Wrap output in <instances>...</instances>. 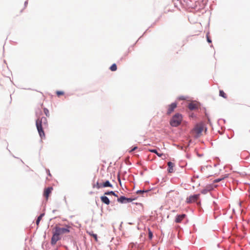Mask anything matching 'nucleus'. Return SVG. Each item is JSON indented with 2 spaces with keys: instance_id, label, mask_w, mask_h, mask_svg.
Returning <instances> with one entry per match:
<instances>
[{
  "instance_id": "obj_1",
  "label": "nucleus",
  "mask_w": 250,
  "mask_h": 250,
  "mask_svg": "<svg viewBox=\"0 0 250 250\" xmlns=\"http://www.w3.org/2000/svg\"><path fill=\"white\" fill-rule=\"evenodd\" d=\"M36 127L39 134L41 139L45 138V135L43 129L48 126L47 120L46 117H42L37 119L36 122Z\"/></svg>"
},
{
  "instance_id": "obj_2",
  "label": "nucleus",
  "mask_w": 250,
  "mask_h": 250,
  "mask_svg": "<svg viewBox=\"0 0 250 250\" xmlns=\"http://www.w3.org/2000/svg\"><path fill=\"white\" fill-rule=\"evenodd\" d=\"M183 120V117L179 113L175 114L170 121V125L173 127H177L179 125Z\"/></svg>"
},
{
  "instance_id": "obj_3",
  "label": "nucleus",
  "mask_w": 250,
  "mask_h": 250,
  "mask_svg": "<svg viewBox=\"0 0 250 250\" xmlns=\"http://www.w3.org/2000/svg\"><path fill=\"white\" fill-rule=\"evenodd\" d=\"M203 129L204 126L202 124H197L191 130V134L194 137L198 138L201 136Z\"/></svg>"
},
{
  "instance_id": "obj_4",
  "label": "nucleus",
  "mask_w": 250,
  "mask_h": 250,
  "mask_svg": "<svg viewBox=\"0 0 250 250\" xmlns=\"http://www.w3.org/2000/svg\"><path fill=\"white\" fill-rule=\"evenodd\" d=\"M71 228V227L68 226H66L64 228H61L56 226L54 228L53 230L61 236L64 234L68 233L70 232V229Z\"/></svg>"
},
{
  "instance_id": "obj_5",
  "label": "nucleus",
  "mask_w": 250,
  "mask_h": 250,
  "mask_svg": "<svg viewBox=\"0 0 250 250\" xmlns=\"http://www.w3.org/2000/svg\"><path fill=\"white\" fill-rule=\"evenodd\" d=\"M61 239V237L56 232L53 230V235L51 240L52 245H55L57 242Z\"/></svg>"
},
{
  "instance_id": "obj_6",
  "label": "nucleus",
  "mask_w": 250,
  "mask_h": 250,
  "mask_svg": "<svg viewBox=\"0 0 250 250\" xmlns=\"http://www.w3.org/2000/svg\"><path fill=\"white\" fill-rule=\"evenodd\" d=\"M200 194H195L191 195L186 199V203L191 204L196 202L199 198Z\"/></svg>"
},
{
  "instance_id": "obj_7",
  "label": "nucleus",
  "mask_w": 250,
  "mask_h": 250,
  "mask_svg": "<svg viewBox=\"0 0 250 250\" xmlns=\"http://www.w3.org/2000/svg\"><path fill=\"white\" fill-rule=\"evenodd\" d=\"M177 105V104L176 103H173L170 104L168 105L167 106V115H170L171 113H172L174 111V109L176 108Z\"/></svg>"
},
{
  "instance_id": "obj_8",
  "label": "nucleus",
  "mask_w": 250,
  "mask_h": 250,
  "mask_svg": "<svg viewBox=\"0 0 250 250\" xmlns=\"http://www.w3.org/2000/svg\"><path fill=\"white\" fill-rule=\"evenodd\" d=\"M53 188L52 187H48L44 190L43 196L45 198L46 200H47L50 194L51 193Z\"/></svg>"
},
{
  "instance_id": "obj_9",
  "label": "nucleus",
  "mask_w": 250,
  "mask_h": 250,
  "mask_svg": "<svg viewBox=\"0 0 250 250\" xmlns=\"http://www.w3.org/2000/svg\"><path fill=\"white\" fill-rule=\"evenodd\" d=\"M186 216V215L185 214L177 215L175 220V222L177 223H181Z\"/></svg>"
},
{
  "instance_id": "obj_10",
  "label": "nucleus",
  "mask_w": 250,
  "mask_h": 250,
  "mask_svg": "<svg viewBox=\"0 0 250 250\" xmlns=\"http://www.w3.org/2000/svg\"><path fill=\"white\" fill-rule=\"evenodd\" d=\"M198 104L195 103H190L188 105V107L190 110H194L198 108Z\"/></svg>"
},
{
  "instance_id": "obj_11",
  "label": "nucleus",
  "mask_w": 250,
  "mask_h": 250,
  "mask_svg": "<svg viewBox=\"0 0 250 250\" xmlns=\"http://www.w3.org/2000/svg\"><path fill=\"white\" fill-rule=\"evenodd\" d=\"M101 199L103 203H104L107 205L110 204V201H109V199L106 196H102L101 197Z\"/></svg>"
},
{
  "instance_id": "obj_12",
  "label": "nucleus",
  "mask_w": 250,
  "mask_h": 250,
  "mask_svg": "<svg viewBox=\"0 0 250 250\" xmlns=\"http://www.w3.org/2000/svg\"><path fill=\"white\" fill-rule=\"evenodd\" d=\"M167 165L168 166V172H172L173 171V167L174 166V164L171 162H169L167 163Z\"/></svg>"
},
{
  "instance_id": "obj_13",
  "label": "nucleus",
  "mask_w": 250,
  "mask_h": 250,
  "mask_svg": "<svg viewBox=\"0 0 250 250\" xmlns=\"http://www.w3.org/2000/svg\"><path fill=\"white\" fill-rule=\"evenodd\" d=\"M148 151L149 152L155 153L158 156H159L160 157H161L163 155H164V154L163 153H160L158 152V151H157L156 149H149Z\"/></svg>"
},
{
  "instance_id": "obj_14",
  "label": "nucleus",
  "mask_w": 250,
  "mask_h": 250,
  "mask_svg": "<svg viewBox=\"0 0 250 250\" xmlns=\"http://www.w3.org/2000/svg\"><path fill=\"white\" fill-rule=\"evenodd\" d=\"M103 188H106V187H110L112 188V185L110 184V183L108 181H106L105 182L103 183L102 184Z\"/></svg>"
},
{
  "instance_id": "obj_15",
  "label": "nucleus",
  "mask_w": 250,
  "mask_h": 250,
  "mask_svg": "<svg viewBox=\"0 0 250 250\" xmlns=\"http://www.w3.org/2000/svg\"><path fill=\"white\" fill-rule=\"evenodd\" d=\"M125 200V196H122L120 198H118L117 201L121 203H126Z\"/></svg>"
},
{
  "instance_id": "obj_16",
  "label": "nucleus",
  "mask_w": 250,
  "mask_h": 250,
  "mask_svg": "<svg viewBox=\"0 0 250 250\" xmlns=\"http://www.w3.org/2000/svg\"><path fill=\"white\" fill-rule=\"evenodd\" d=\"M219 96H220L225 99H226L227 97L226 94L224 92L223 90H220L219 91Z\"/></svg>"
},
{
  "instance_id": "obj_17",
  "label": "nucleus",
  "mask_w": 250,
  "mask_h": 250,
  "mask_svg": "<svg viewBox=\"0 0 250 250\" xmlns=\"http://www.w3.org/2000/svg\"><path fill=\"white\" fill-rule=\"evenodd\" d=\"M117 67L115 63H113L112 64V65L110 67V70L112 71H115L117 70Z\"/></svg>"
},
{
  "instance_id": "obj_18",
  "label": "nucleus",
  "mask_w": 250,
  "mask_h": 250,
  "mask_svg": "<svg viewBox=\"0 0 250 250\" xmlns=\"http://www.w3.org/2000/svg\"><path fill=\"white\" fill-rule=\"evenodd\" d=\"M43 214H41L37 218L36 220V224L38 226L40 223V221L42 220V216H43Z\"/></svg>"
},
{
  "instance_id": "obj_19",
  "label": "nucleus",
  "mask_w": 250,
  "mask_h": 250,
  "mask_svg": "<svg viewBox=\"0 0 250 250\" xmlns=\"http://www.w3.org/2000/svg\"><path fill=\"white\" fill-rule=\"evenodd\" d=\"M93 188H96L98 189L102 188H103L102 184H100L99 182H97L96 184L93 186Z\"/></svg>"
},
{
  "instance_id": "obj_20",
  "label": "nucleus",
  "mask_w": 250,
  "mask_h": 250,
  "mask_svg": "<svg viewBox=\"0 0 250 250\" xmlns=\"http://www.w3.org/2000/svg\"><path fill=\"white\" fill-rule=\"evenodd\" d=\"M216 186H212V185H208L207 186V188L208 191H209L212 190L214 188L216 187Z\"/></svg>"
},
{
  "instance_id": "obj_21",
  "label": "nucleus",
  "mask_w": 250,
  "mask_h": 250,
  "mask_svg": "<svg viewBox=\"0 0 250 250\" xmlns=\"http://www.w3.org/2000/svg\"><path fill=\"white\" fill-rule=\"evenodd\" d=\"M56 94L58 97H60V96L63 95L64 94V92L62 91H57L56 92Z\"/></svg>"
},
{
  "instance_id": "obj_22",
  "label": "nucleus",
  "mask_w": 250,
  "mask_h": 250,
  "mask_svg": "<svg viewBox=\"0 0 250 250\" xmlns=\"http://www.w3.org/2000/svg\"><path fill=\"white\" fill-rule=\"evenodd\" d=\"M224 178H225V177H223L220 178H218V179L214 180L213 182L214 183H218V182L222 181V180L224 179Z\"/></svg>"
},
{
  "instance_id": "obj_23",
  "label": "nucleus",
  "mask_w": 250,
  "mask_h": 250,
  "mask_svg": "<svg viewBox=\"0 0 250 250\" xmlns=\"http://www.w3.org/2000/svg\"><path fill=\"white\" fill-rule=\"evenodd\" d=\"M105 195H114V192L111 191H107L104 193Z\"/></svg>"
},
{
  "instance_id": "obj_24",
  "label": "nucleus",
  "mask_w": 250,
  "mask_h": 250,
  "mask_svg": "<svg viewBox=\"0 0 250 250\" xmlns=\"http://www.w3.org/2000/svg\"><path fill=\"white\" fill-rule=\"evenodd\" d=\"M133 200V199L132 198L125 197V202H126V203H129V202H132Z\"/></svg>"
},
{
  "instance_id": "obj_25",
  "label": "nucleus",
  "mask_w": 250,
  "mask_h": 250,
  "mask_svg": "<svg viewBox=\"0 0 250 250\" xmlns=\"http://www.w3.org/2000/svg\"><path fill=\"white\" fill-rule=\"evenodd\" d=\"M44 112L46 116H49V110L46 108L44 109Z\"/></svg>"
},
{
  "instance_id": "obj_26",
  "label": "nucleus",
  "mask_w": 250,
  "mask_h": 250,
  "mask_svg": "<svg viewBox=\"0 0 250 250\" xmlns=\"http://www.w3.org/2000/svg\"><path fill=\"white\" fill-rule=\"evenodd\" d=\"M148 235H149V238L150 239H151V238H152V236H153V234H152V232L151 231H149V234H148Z\"/></svg>"
},
{
  "instance_id": "obj_27",
  "label": "nucleus",
  "mask_w": 250,
  "mask_h": 250,
  "mask_svg": "<svg viewBox=\"0 0 250 250\" xmlns=\"http://www.w3.org/2000/svg\"><path fill=\"white\" fill-rule=\"evenodd\" d=\"M92 236L95 238L96 241H97V235L96 234H91Z\"/></svg>"
},
{
  "instance_id": "obj_28",
  "label": "nucleus",
  "mask_w": 250,
  "mask_h": 250,
  "mask_svg": "<svg viewBox=\"0 0 250 250\" xmlns=\"http://www.w3.org/2000/svg\"><path fill=\"white\" fill-rule=\"evenodd\" d=\"M136 149H137V146H135L131 150H130L129 151V152H133V151H134L135 150H136Z\"/></svg>"
},
{
  "instance_id": "obj_29",
  "label": "nucleus",
  "mask_w": 250,
  "mask_h": 250,
  "mask_svg": "<svg viewBox=\"0 0 250 250\" xmlns=\"http://www.w3.org/2000/svg\"><path fill=\"white\" fill-rule=\"evenodd\" d=\"M207 41L209 42V43H210L211 42V40L209 39V37L208 35L207 36Z\"/></svg>"
},
{
  "instance_id": "obj_30",
  "label": "nucleus",
  "mask_w": 250,
  "mask_h": 250,
  "mask_svg": "<svg viewBox=\"0 0 250 250\" xmlns=\"http://www.w3.org/2000/svg\"><path fill=\"white\" fill-rule=\"evenodd\" d=\"M146 191H144V190H138L137 191V193H144V192H146Z\"/></svg>"
},
{
  "instance_id": "obj_31",
  "label": "nucleus",
  "mask_w": 250,
  "mask_h": 250,
  "mask_svg": "<svg viewBox=\"0 0 250 250\" xmlns=\"http://www.w3.org/2000/svg\"><path fill=\"white\" fill-rule=\"evenodd\" d=\"M201 192L203 194H205L206 193V190H203Z\"/></svg>"
},
{
  "instance_id": "obj_32",
  "label": "nucleus",
  "mask_w": 250,
  "mask_h": 250,
  "mask_svg": "<svg viewBox=\"0 0 250 250\" xmlns=\"http://www.w3.org/2000/svg\"><path fill=\"white\" fill-rule=\"evenodd\" d=\"M113 196L115 197H118V195L114 192V195H113Z\"/></svg>"
},
{
  "instance_id": "obj_33",
  "label": "nucleus",
  "mask_w": 250,
  "mask_h": 250,
  "mask_svg": "<svg viewBox=\"0 0 250 250\" xmlns=\"http://www.w3.org/2000/svg\"><path fill=\"white\" fill-rule=\"evenodd\" d=\"M118 180H119V181L120 184H121V181H120V178H118Z\"/></svg>"
},
{
  "instance_id": "obj_34",
  "label": "nucleus",
  "mask_w": 250,
  "mask_h": 250,
  "mask_svg": "<svg viewBox=\"0 0 250 250\" xmlns=\"http://www.w3.org/2000/svg\"><path fill=\"white\" fill-rule=\"evenodd\" d=\"M48 172H49V173H48V174H49V175H50V176H51V174H50V172H49V171H48Z\"/></svg>"
},
{
  "instance_id": "obj_35",
  "label": "nucleus",
  "mask_w": 250,
  "mask_h": 250,
  "mask_svg": "<svg viewBox=\"0 0 250 250\" xmlns=\"http://www.w3.org/2000/svg\"><path fill=\"white\" fill-rule=\"evenodd\" d=\"M181 99L184 100V99L183 98V97H182V98H181Z\"/></svg>"
},
{
  "instance_id": "obj_36",
  "label": "nucleus",
  "mask_w": 250,
  "mask_h": 250,
  "mask_svg": "<svg viewBox=\"0 0 250 250\" xmlns=\"http://www.w3.org/2000/svg\"><path fill=\"white\" fill-rule=\"evenodd\" d=\"M181 99L184 100V99L183 98V97H182V98H181Z\"/></svg>"
}]
</instances>
